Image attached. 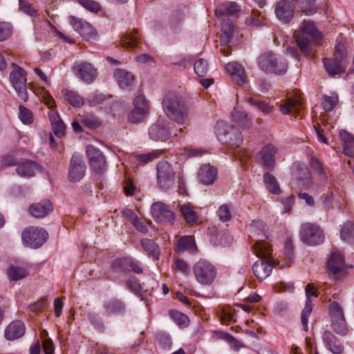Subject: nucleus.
Returning <instances> with one entry per match:
<instances>
[{
    "label": "nucleus",
    "instance_id": "f8f14e48",
    "mask_svg": "<svg viewBox=\"0 0 354 354\" xmlns=\"http://www.w3.org/2000/svg\"><path fill=\"white\" fill-rule=\"evenodd\" d=\"M86 166L84 158L79 154H73L70 162L68 178L71 183L79 182L85 175Z\"/></svg>",
    "mask_w": 354,
    "mask_h": 354
},
{
    "label": "nucleus",
    "instance_id": "f257e3e1",
    "mask_svg": "<svg viewBox=\"0 0 354 354\" xmlns=\"http://www.w3.org/2000/svg\"><path fill=\"white\" fill-rule=\"evenodd\" d=\"M162 107L167 116L178 124L183 123L187 117V107L178 93H167L162 100Z\"/></svg>",
    "mask_w": 354,
    "mask_h": 354
},
{
    "label": "nucleus",
    "instance_id": "a18cd8bd",
    "mask_svg": "<svg viewBox=\"0 0 354 354\" xmlns=\"http://www.w3.org/2000/svg\"><path fill=\"white\" fill-rule=\"evenodd\" d=\"M302 12L306 15H311L316 12L315 0H294Z\"/></svg>",
    "mask_w": 354,
    "mask_h": 354
},
{
    "label": "nucleus",
    "instance_id": "4c0bfd02",
    "mask_svg": "<svg viewBox=\"0 0 354 354\" xmlns=\"http://www.w3.org/2000/svg\"><path fill=\"white\" fill-rule=\"evenodd\" d=\"M263 183L266 189L273 194L279 195L281 193L277 178L270 173L263 175Z\"/></svg>",
    "mask_w": 354,
    "mask_h": 354
},
{
    "label": "nucleus",
    "instance_id": "0e129e2a",
    "mask_svg": "<svg viewBox=\"0 0 354 354\" xmlns=\"http://www.w3.org/2000/svg\"><path fill=\"white\" fill-rule=\"evenodd\" d=\"M156 339L159 342V344L162 346L165 349H169L171 344L172 341L169 335L165 333H157Z\"/></svg>",
    "mask_w": 354,
    "mask_h": 354
},
{
    "label": "nucleus",
    "instance_id": "338daca9",
    "mask_svg": "<svg viewBox=\"0 0 354 354\" xmlns=\"http://www.w3.org/2000/svg\"><path fill=\"white\" fill-rule=\"evenodd\" d=\"M115 272H126L128 270V258L115 259L112 264Z\"/></svg>",
    "mask_w": 354,
    "mask_h": 354
},
{
    "label": "nucleus",
    "instance_id": "680f3d73",
    "mask_svg": "<svg viewBox=\"0 0 354 354\" xmlns=\"http://www.w3.org/2000/svg\"><path fill=\"white\" fill-rule=\"evenodd\" d=\"M19 109V118L21 122L26 124L32 123L33 120L32 114L31 111L25 106L20 105Z\"/></svg>",
    "mask_w": 354,
    "mask_h": 354
},
{
    "label": "nucleus",
    "instance_id": "0eeeda50",
    "mask_svg": "<svg viewBox=\"0 0 354 354\" xmlns=\"http://www.w3.org/2000/svg\"><path fill=\"white\" fill-rule=\"evenodd\" d=\"M193 272L197 282L203 286L212 284L217 273L214 266L204 259H201L194 264Z\"/></svg>",
    "mask_w": 354,
    "mask_h": 354
},
{
    "label": "nucleus",
    "instance_id": "603ef678",
    "mask_svg": "<svg viewBox=\"0 0 354 354\" xmlns=\"http://www.w3.org/2000/svg\"><path fill=\"white\" fill-rule=\"evenodd\" d=\"M169 314L171 317L180 328H185L188 326L189 318L185 314L176 310H171Z\"/></svg>",
    "mask_w": 354,
    "mask_h": 354
},
{
    "label": "nucleus",
    "instance_id": "5701e85b",
    "mask_svg": "<svg viewBox=\"0 0 354 354\" xmlns=\"http://www.w3.org/2000/svg\"><path fill=\"white\" fill-rule=\"evenodd\" d=\"M198 177L202 184L212 185L216 179L217 169L209 164L203 165L198 170Z\"/></svg>",
    "mask_w": 354,
    "mask_h": 354
},
{
    "label": "nucleus",
    "instance_id": "393cba45",
    "mask_svg": "<svg viewBox=\"0 0 354 354\" xmlns=\"http://www.w3.org/2000/svg\"><path fill=\"white\" fill-rule=\"evenodd\" d=\"M26 331L23 322L15 320L11 322L5 330V337L8 340H15L21 337Z\"/></svg>",
    "mask_w": 354,
    "mask_h": 354
},
{
    "label": "nucleus",
    "instance_id": "bf43d9fd",
    "mask_svg": "<svg viewBox=\"0 0 354 354\" xmlns=\"http://www.w3.org/2000/svg\"><path fill=\"white\" fill-rule=\"evenodd\" d=\"M312 312V301L310 299H306V305L301 313V324L304 330L308 328V317Z\"/></svg>",
    "mask_w": 354,
    "mask_h": 354
},
{
    "label": "nucleus",
    "instance_id": "dca6fc26",
    "mask_svg": "<svg viewBox=\"0 0 354 354\" xmlns=\"http://www.w3.org/2000/svg\"><path fill=\"white\" fill-rule=\"evenodd\" d=\"M87 156L93 169L97 173H102L106 170V162L103 153L93 145L86 147Z\"/></svg>",
    "mask_w": 354,
    "mask_h": 354
},
{
    "label": "nucleus",
    "instance_id": "13d9d810",
    "mask_svg": "<svg viewBox=\"0 0 354 354\" xmlns=\"http://www.w3.org/2000/svg\"><path fill=\"white\" fill-rule=\"evenodd\" d=\"M331 326L333 330L341 335H344L348 332L344 318L332 320Z\"/></svg>",
    "mask_w": 354,
    "mask_h": 354
},
{
    "label": "nucleus",
    "instance_id": "c03bdc74",
    "mask_svg": "<svg viewBox=\"0 0 354 354\" xmlns=\"http://www.w3.org/2000/svg\"><path fill=\"white\" fill-rule=\"evenodd\" d=\"M217 314L223 324H228L231 322H235L234 310L230 306L218 309Z\"/></svg>",
    "mask_w": 354,
    "mask_h": 354
},
{
    "label": "nucleus",
    "instance_id": "cd10ccee",
    "mask_svg": "<svg viewBox=\"0 0 354 354\" xmlns=\"http://www.w3.org/2000/svg\"><path fill=\"white\" fill-rule=\"evenodd\" d=\"M53 210L52 203L46 200L30 205L29 212L35 218H43Z\"/></svg>",
    "mask_w": 354,
    "mask_h": 354
},
{
    "label": "nucleus",
    "instance_id": "b1692460",
    "mask_svg": "<svg viewBox=\"0 0 354 354\" xmlns=\"http://www.w3.org/2000/svg\"><path fill=\"white\" fill-rule=\"evenodd\" d=\"M301 102L297 97H288L283 100L280 105V110L283 114L297 115L300 114L301 111Z\"/></svg>",
    "mask_w": 354,
    "mask_h": 354
},
{
    "label": "nucleus",
    "instance_id": "ddd939ff",
    "mask_svg": "<svg viewBox=\"0 0 354 354\" xmlns=\"http://www.w3.org/2000/svg\"><path fill=\"white\" fill-rule=\"evenodd\" d=\"M149 106L145 97L138 95L134 100V108L129 115V120L132 123L142 121L149 113Z\"/></svg>",
    "mask_w": 354,
    "mask_h": 354
},
{
    "label": "nucleus",
    "instance_id": "f704fd0d",
    "mask_svg": "<svg viewBox=\"0 0 354 354\" xmlns=\"http://www.w3.org/2000/svg\"><path fill=\"white\" fill-rule=\"evenodd\" d=\"M139 41L137 30H133L121 37L120 44L125 48L132 49L138 46Z\"/></svg>",
    "mask_w": 354,
    "mask_h": 354
},
{
    "label": "nucleus",
    "instance_id": "49530a36",
    "mask_svg": "<svg viewBox=\"0 0 354 354\" xmlns=\"http://www.w3.org/2000/svg\"><path fill=\"white\" fill-rule=\"evenodd\" d=\"M124 310L123 304L118 300L110 301L106 308V314L107 315H113L122 313Z\"/></svg>",
    "mask_w": 354,
    "mask_h": 354
},
{
    "label": "nucleus",
    "instance_id": "864d4df0",
    "mask_svg": "<svg viewBox=\"0 0 354 354\" xmlns=\"http://www.w3.org/2000/svg\"><path fill=\"white\" fill-rule=\"evenodd\" d=\"M82 122L91 129H95L100 124V120L92 114L80 115Z\"/></svg>",
    "mask_w": 354,
    "mask_h": 354
},
{
    "label": "nucleus",
    "instance_id": "bb28decb",
    "mask_svg": "<svg viewBox=\"0 0 354 354\" xmlns=\"http://www.w3.org/2000/svg\"><path fill=\"white\" fill-rule=\"evenodd\" d=\"M176 251L178 253L187 252L196 253L197 247L193 236H183L178 238L176 244Z\"/></svg>",
    "mask_w": 354,
    "mask_h": 354
},
{
    "label": "nucleus",
    "instance_id": "473e14b6",
    "mask_svg": "<svg viewBox=\"0 0 354 354\" xmlns=\"http://www.w3.org/2000/svg\"><path fill=\"white\" fill-rule=\"evenodd\" d=\"M113 75L120 88H126L133 85L134 77L126 70L118 68L115 71Z\"/></svg>",
    "mask_w": 354,
    "mask_h": 354
},
{
    "label": "nucleus",
    "instance_id": "6e6552de",
    "mask_svg": "<svg viewBox=\"0 0 354 354\" xmlns=\"http://www.w3.org/2000/svg\"><path fill=\"white\" fill-rule=\"evenodd\" d=\"M157 184L162 190H168L176 183V173L171 165L166 162H160L157 165Z\"/></svg>",
    "mask_w": 354,
    "mask_h": 354
},
{
    "label": "nucleus",
    "instance_id": "a211bd4d",
    "mask_svg": "<svg viewBox=\"0 0 354 354\" xmlns=\"http://www.w3.org/2000/svg\"><path fill=\"white\" fill-rule=\"evenodd\" d=\"M277 151V149L273 145L268 144L263 147L259 152L258 158L266 169L272 170L274 167Z\"/></svg>",
    "mask_w": 354,
    "mask_h": 354
},
{
    "label": "nucleus",
    "instance_id": "412c9836",
    "mask_svg": "<svg viewBox=\"0 0 354 354\" xmlns=\"http://www.w3.org/2000/svg\"><path fill=\"white\" fill-rule=\"evenodd\" d=\"M225 69L237 84L243 85L247 82L245 69L239 63L230 62L225 66Z\"/></svg>",
    "mask_w": 354,
    "mask_h": 354
},
{
    "label": "nucleus",
    "instance_id": "2eb2a0df",
    "mask_svg": "<svg viewBox=\"0 0 354 354\" xmlns=\"http://www.w3.org/2000/svg\"><path fill=\"white\" fill-rule=\"evenodd\" d=\"M169 122L167 119L160 118L149 129V136L153 140H166L169 136Z\"/></svg>",
    "mask_w": 354,
    "mask_h": 354
},
{
    "label": "nucleus",
    "instance_id": "8fccbe9b",
    "mask_svg": "<svg viewBox=\"0 0 354 354\" xmlns=\"http://www.w3.org/2000/svg\"><path fill=\"white\" fill-rule=\"evenodd\" d=\"M194 68L196 74L201 77L206 75L209 70L207 61L203 58H200L196 61Z\"/></svg>",
    "mask_w": 354,
    "mask_h": 354
},
{
    "label": "nucleus",
    "instance_id": "3c124183",
    "mask_svg": "<svg viewBox=\"0 0 354 354\" xmlns=\"http://www.w3.org/2000/svg\"><path fill=\"white\" fill-rule=\"evenodd\" d=\"M338 102V97L336 94L332 95H324L322 105L325 111H331L337 105Z\"/></svg>",
    "mask_w": 354,
    "mask_h": 354
},
{
    "label": "nucleus",
    "instance_id": "6ab92c4d",
    "mask_svg": "<svg viewBox=\"0 0 354 354\" xmlns=\"http://www.w3.org/2000/svg\"><path fill=\"white\" fill-rule=\"evenodd\" d=\"M251 234L253 236H257V239L255 240V243L253 245V250L256 248L258 242H261L263 244L270 245L268 240V236L266 232V225L264 223L259 220H254L249 225Z\"/></svg>",
    "mask_w": 354,
    "mask_h": 354
},
{
    "label": "nucleus",
    "instance_id": "a19ab883",
    "mask_svg": "<svg viewBox=\"0 0 354 354\" xmlns=\"http://www.w3.org/2000/svg\"><path fill=\"white\" fill-rule=\"evenodd\" d=\"M141 245L143 249L148 252L149 254L152 256L155 260H158L159 259L160 250L154 241L150 239H144L141 241Z\"/></svg>",
    "mask_w": 354,
    "mask_h": 354
},
{
    "label": "nucleus",
    "instance_id": "052dcab7",
    "mask_svg": "<svg viewBox=\"0 0 354 354\" xmlns=\"http://www.w3.org/2000/svg\"><path fill=\"white\" fill-rule=\"evenodd\" d=\"M13 28L10 23L0 22V41L8 39L12 34Z\"/></svg>",
    "mask_w": 354,
    "mask_h": 354
},
{
    "label": "nucleus",
    "instance_id": "ea45409f",
    "mask_svg": "<svg viewBox=\"0 0 354 354\" xmlns=\"http://www.w3.org/2000/svg\"><path fill=\"white\" fill-rule=\"evenodd\" d=\"M28 274V272L23 267L11 266L8 269V276L12 281H19L27 277Z\"/></svg>",
    "mask_w": 354,
    "mask_h": 354
},
{
    "label": "nucleus",
    "instance_id": "6e6d98bb",
    "mask_svg": "<svg viewBox=\"0 0 354 354\" xmlns=\"http://www.w3.org/2000/svg\"><path fill=\"white\" fill-rule=\"evenodd\" d=\"M328 310L332 320L344 318L343 309L337 302H332L329 306Z\"/></svg>",
    "mask_w": 354,
    "mask_h": 354
},
{
    "label": "nucleus",
    "instance_id": "2f4dec72",
    "mask_svg": "<svg viewBox=\"0 0 354 354\" xmlns=\"http://www.w3.org/2000/svg\"><path fill=\"white\" fill-rule=\"evenodd\" d=\"M232 118L234 122L241 129H248L251 126L252 120L246 111L235 108L232 112Z\"/></svg>",
    "mask_w": 354,
    "mask_h": 354
},
{
    "label": "nucleus",
    "instance_id": "37998d69",
    "mask_svg": "<svg viewBox=\"0 0 354 354\" xmlns=\"http://www.w3.org/2000/svg\"><path fill=\"white\" fill-rule=\"evenodd\" d=\"M222 35L221 36V42L223 45H226L230 42L232 37L234 26L232 22H226L221 26Z\"/></svg>",
    "mask_w": 354,
    "mask_h": 354
},
{
    "label": "nucleus",
    "instance_id": "c756f323",
    "mask_svg": "<svg viewBox=\"0 0 354 354\" xmlns=\"http://www.w3.org/2000/svg\"><path fill=\"white\" fill-rule=\"evenodd\" d=\"M327 267L333 274H337L342 271L345 268V263L342 254L338 252H333L328 260Z\"/></svg>",
    "mask_w": 354,
    "mask_h": 354
},
{
    "label": "nucleus",
    "instance_id": "39448f33",
    "mask_svg": "<svg viewBox=\"0 0 354 354\" xmlns=\"http://www.w3.org/2000/svg\"><path fill=\"white\" fill-rule=\"evenodd\" d=\"M346 47L343 43L338 42L335 46L334 58L324 59L326 72L330 76L340 74L345 71L344 61L346 58Z\"/></svg>",
    "mask_w": 354,
    "mask_h": 354
},
{
    "label": "nucleus",
    "instance_id": "09e8293b",
    "mask_svg": "<svg viewBox=\"0 0 354 354\" xmlns=\"http://www.w3.org/2000/svg\"><path fill=\"white\" fill-rule=\"evenodd\" d=\"M310 166L312 169L319 175L322 179H326L327 171L326 168L323 166L321 161L315 156L311 157L310 158Z\"/></svg>",
    "mask_w": 354,
    "mask_h": 354
},
{
    "label": "nucleus",
    "instance_id": "f3484780",
    "mask_svg": "<svg viewBox=\"0 0 354 354\" xmlns=\"http://www.w3.org/2000/svg\"><path fill=\"white\" fill-rule=\"evenodd\" d=\"M71 24L73 29L86 40L93 41L96 39L97 32L89 23L72 17Z\"/></svg>",
    "mask_w": 354,
    "mask_h": 354
},
{
    "label": "nucleus",
    "instance_id": "423d86ee",
    "mask_svg": "<svg viewBox=\"0 0 354 354\" xmlns=\"http://www.w3.org/2000/svg\"><path fill=\"white\" fill-rule=\"evenodd\" d=\"M12 70L10 73V82L18 97L24 102L28 99L26 84V73L24 70L15 63H12Z\"/></svg>",
    "mask_w": 354,
    "mask_h": 354
},
{
    "label": "nucleus",
    "instance_id": "69168bd1",
    "mask_svg": "<svg viewBox=\"0 0 354 354\" xmlns=\"http://www.w3.org/2000/svg\"><path fill=\"white\" fill-rule=\"evenodd\" d=\"M19 8L23 12L30 17L37 16V10L27 1L19 0Z\"/></svg>",
    "mask_w": 354,
    "mask_h": 354
},
{
    "label": "nucleus",
    "instance_id": "79ce46f5",
    "mask_svg": "<svg viewBox=\"0 0 354 354\" xmlns=\"http://www.w3.org/2000/svg\"><path fill=\"white\" fill-rule=\"evenodd\" d=\"M246 101L266 114L271 113L273 111L272 106H270L269 103L265 101H260L254 97H248Z\"/></svg>",
    "mask_w": 354,
    "mask_h": 354
},
{
    "label": "nucleus",
    "instance_id": "4d7b16f0",
    "mask_svg": "<svg viewBox=\"0 0 354 354\" xmlns=\"http://www.w3.org/2000/svg\"><path fill=\"white\" fill-rule=\"evenodd\" d=\"M161 151L155 150L147 153L138 154L136 158L138 161L148 163L160 157Z\"/></svg>",
    "mask_w": 354,
    "mask_h": 354
},
{
    "label": "nucleus",
    "instance_id": "9d476101",
    "mask_svg": "<svg viewBox=\"0 0 354 354\" xmlns=\"http://www.w3.org/2000/svg\"><path fill=\"white\" fill-rule=\"evenodd\" d=\"M48 233L42 228L29 227L24 230L21 234V239L27 246L37 248L46 241Z\"/></svg>",
    "mask_w": 354,
    "mask_h": 354
},
{
    "label": "nucleus",
    "instance_id": "72a5a7b5",
    "mask_svg": "<svg viewBox=\"0 0 354 354\" xmlns=\"http://www.w3.org/2000/svg\"><path fill=\"white\" fill-rule=\"evenodd\" d=\"M339 137L343 142L344 154L349 157H354V136L345 130H341Z\"/></svg>",
    "mask_w": 354,
    "mask_h": 354
},
{
    "label": "nucleus",
    "instance_id": "aec40b11",
    "mask_svg": "<svg viewBox=\"0 0 354 354\" xmlns=\"http://www.w3.org/2000/svg\"><path fill=\"white\" fill-rule=\"evenodd\" d=\"M294 6L286 0H282L277 3L275 7V15L283 23L289 22L293 17Z\"/></svg>",
    "mask_w": 354,
    "mask_h": 354
},
{
    "label": "nucleus",
    "instance_id": "e2e57ef3",
    "mask_svg": "<svg viewBox=\"0 0 354 354\" xmlns=\"http://www.w3.org/2000/svg\"><path fill=\"white\" fill-rule=\"evenodd\" d=\"M217 214L221 221L223 222L230 221L232 218L230 206L226 204L222 205L219 207Z\"/></svg>",
    "mask_w": 354,
    "mask_h": 354
},
{
    "label": "nucleus",
    "instance_id": "9b49d317",
    "mask_svg": "<svg viewBox=\"0 0 354 354\" xmlns=\"http://www.w3.org/2000/svg\"><path fill=\"white\" fill-rule=\"evenodd\" d=\"M75 75L86 84L93 83L97 76V68L87 62H76L73 66Z\"/></svg>",
    "mask_w": 354,
    "mask_h": 354
},
{
    "label": "nucleus",
    "instance_id": "20e7f679",
    "mask_svg": "<svg viewBox=\"0 0 354 354\" xmlns=\"http://www.w3.org/2000/svg\"><path fill=\"white\" fill-rule=\"evenodd\" d=\"M258 66L263 72L276 75H283L288 67L283 58L271 52L264 53L259 57Z\"/></svg>",
    "mask_w": 354,
    "mask_h": 354
},
{
    "label": "nucleus",
    "instance_id": "c85d7f7f",
    "mask_svg": "<svg viewBox=\"0 0 354 354\" xmlns=\"http://www.w3.org/2000/svg\"><path fill=\"white\" fill-rule=\"evenodd\" d=\"M41 167L34 161L26 160L16 168V172L20 176L29 178L35 176L36 171H41Z\"/></svg>",
    "mask_w": 354,
    "mask_h": 354
},
{
    "label": "nucleus",
    "instance_id": "4468645a",
    "mask_svg": "<svg viewBox=\"0 0 354 354\" xmlns=\"http://www.w3.org/2000/svg\"><path fill=\"white\" fill-rule=\"evenodd\" d=\"M151 214L158 222L169 224L174 220V214L168 206L162 202L153 203L151 205Z\"/></svg>",
    "mask_w": 354,
    "mask_h": 354
},
{
    "label": "nucleus",
    "instance_id": "7c9ffc66",
    "mask_svg": "<svg viewBox=\"0 0 354 354\" xmlns=\"http://www.w3.org/2000/svg\"><path fill=\"white\" fill-rule=\"evenodd\" d=\"M323 341L326 346L333 353L340 354L344 351V346L335 338L334 335L330 331H325L323 333Z\"/></svg>",
    "mask_w": 354,
    "mask_h": 354
},
{
    "label": "nucleus",
    "instance_id": "f03ea898",
    "mask_svg": "<svg viewBox=\"0 0 354 354\" xmlns=\"http://www.w3.org/2000/svg\"><path fill=\"white\" fill-rule=\"evenodd\" d=\"M294 37L301 52L308 57L312 52L310 42L318 44L322 39L321 33L316 28L314 23L306 20L303 21L300 30L295 32Z\"/></svg>",
    "mask_w": 354,
    "mask_h": 354
},
{
    "label": "nucleus",
    "instance_id": "a878e982",
    "mask_svg": "<svg viewBox=\"0 0 354 354\" xmlns=\"http://www.w3.org/2000/svg\"><path fill=\"white\" fill-rule=\"evenodd\" d=\"M240 8L235 2H225L219 5L215 10L216 16L221 20H224L227 17L236 15Z\"/></svg>",
    "mask_w": 354,
    "mask_h": 354
},
{
    "label": "nucleus",
    "instance_id": "e433bc0d",
    "mask_svg": "<svg viewBox=\"0 0 354 354\" xmlns=\"http://www.w3.org/2000/svg\"><path fill=\"white\" fill-rule=\"evenodd\" d=\"M64 98L74 107H81L84 104V99L79 93L70 90L62 91Z\"/></svg>",
    "mask_w": 354,
    "mask_h": 354
},
{
    "label": "nucleus",
    "instance_id": "de8ad7c7",
    "mask_svg": "<svg viewBox=\"0 0 354 354\" xmlns=\"http://www.w3.org/2000/svg\"><path fill=\"white\" fill-rule=\"evenodd\" d=\"M180 212L185 221L189 223L196 221V214L189 203L184 204L180 207Z\"/></svg>",
    "mask_w": 354,
    "mask_h": 354
},
{
    "label": "nucleus",
    "instance_id": "5fc2aeb1",
    "mask_svg": "<svg viewBox=\"0 0 354 354\" xmlns=\"http://www.w3.org/2000/svg\"><path fill=\"white\" fill-rule=\"evenodd\" d=\"M172 268L175 271L180 272L185 275L188 274L190 270V267L187 262L179 258H176L174 260Z\"/></svg>",
    "mask_w": 354,
    "mask_h": 354
},
{
    "label": "nucleus",
    "instance_id": "7ed1b4c3",
    "mask_svg": "<svg viewBox=\"0 0 354 354\" xmlns=\"http://www.w3.org/2000/svg\"><path fill=\"white\" fill-rule=\"evenodd\" d=\"M253 251L260 258L254 263L253 272L258 279L263 280L270 276L273 268L271 245L258 242Z\"/></svg>",
    "mask_w": 354,
    "mask_h": 354
},
{
    "label": "nucleus",
    "instance_id": "774afa93",
    "mask_svg": "<svg viewBox=\"0 0 354 354\" xmlns=\"http://www.w3.org/2000/svg\"><path fill=\"white\" fill-rule=\"evenodd\" d=\"M79 2L84 8L93 12H97L100 9V4L93 0H79Z\"/></svg>",
    "mask_w": 354,
    "mask_h": 354
},
{
    "label": "nucleus",
    "instance_id": "4be33fe9",
    "mask_svg": "<svg viewBox=\"0 0 354 354\" xmlns=\"http://www.w3.org/2000/svg\"><path fill=\"white\" fill-rule=\"evenodd\" d=\"M225 69L237 84L243 85L247 82L245 69L239 63L230 62L225 66Z\"/></svg>",
    "mask_w": 354,
    "mask_h": 354
},
{
    "label": "nucleus",
    "instance_id": "58836bf2",
    "mask_svg": "<svg viewBox=\"0 0 354 354\" xmlns=\"http://www.w3.org/2000/svg\"><path fill=\"white\" fill-rule=\"evenodd\" d=\"M354 223L348 221L345 223L341 230L340 237L342 239L348 241L351 244H354Z\"/></svg>",
    "mask_w": 354,
    "mask_h": 354
},
{
    "label": "nucleus",
    "instance_id": "1a4fd4ad",
    "mask_svg": "<svg viewBox=\"0 0 354 354\" xmlns=\"http://www.w3.org/2000/svg\"><path fill=\"white\" fill-rule=\"evenodd\" d=\"M300 236L301 241L308 245L321 244L324 241L323 230L314 223H304L302 225Z\"/></svg>",
    "mask_w": 354,
    "mask_h": 354
},
{
    "label": "nucleus",
    "instance_id": "c9c22d12",
    "mask_svg": "<svg viewBox=\"0 0 354 354\" xmlns=\"http://www.w3.org/2000/svg\"><path fill=\"white\" fill-rule=\"evenodd\" d=\"M50 120L53 127V133L57 137H62L65 133L66 126L56 112H51L49 114Z\"/></svg>",
    "mask_w": 354,
    "mask_h": 354
}]
</instances>
